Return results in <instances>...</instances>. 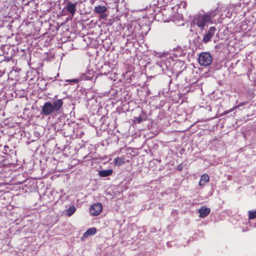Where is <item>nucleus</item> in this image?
Instances as JSON below:
<instances>
[{"label": "nucleus", "instance_id": "nucleus-21", "mask_svg": "<svg viewBox=\"0 0 256 256\" xmlns=\"http://www.w3.org/2000/svg\"><path fill=\"white\" fill-rule=\"evenodd\" d=\"M177 168L179 171H181L182 169V166L180 165H179L178 166Z\"/></svg>", "mask_w": 256, "mask_h": 256}, {"label": "nucleus", "instance_id": "nucleus-17", "mask_svg": "<svg viewBox=\"0 0 256 256\" xmlns=\"http://www.w3.org/2000/svg\"><path fill=\"white\" fill-rule=\"evenodd\" d=\"M248 218L250 220H253L256 218V210H250L248 212Z\"/></svg>", "mask_w": 256, "mask_h": 256}, {"label": "nucleus", "instance_id": "nucleus-3", "mask_svg": "<svg viewBox=\"0 0 256 256\" xmlns=\"http://www.w3.org/2000/svg\"><path fill=\"white\" fill-rule=\"evenodd\" d=\"M174 64V60L170 56H162L156 62V66L161 68L164 72L165 70H171Z\"/></svg>", "mask_w": 256, "mask_h": 256}, {"label": "nucleus", "instance_id": "nucleus-22", "mask_svg": "<svg viewBox=\"0 0 256 256\" xmlns=\"http://www.w3.org/2000/svg\"><path fill=\"white\" fill-rule=\"evenodd\" d=\"M71 80H78V78H75V79H72Z\"/></svg>", "mask_w": 256, "mask_h": 256}, {"label": "nucleus", "instance_id": "nucleus-14", "mask_svg": "<svg viewBox=\"0 0 256 256\" xmlns=\"http://www.w3.org/2000/svg\"><path fill=\"white\" fill-rule=\"evenodd\" d=\"M107 10V8L104 6H95L94 11V12L98 14H102L106 12Z\"/></svg>", "mask_w": 256, "mask_h": 256}, {"label": "nucleus", "instance_id": "nucleus-20", "mask_svg": "<svg viewBox=\"0 0 256 256\" xmlns=\"http://www.w3.org/2000/svg\"><path fill=\"white\" fill-rule=\"evenodd\" d=\"M100 18L102 19H104L107 17V15L104 13L100 14Z\"/></svg>", "mask_w": 256, "mask_h": 256}, {"label": "nucleus", "instance_id": "nucleus-5", "mask_svg": "<svg viewBox=\"0 0 256 256\" xmlns=\"http://www.w3.org/2000/svg\"><path fill=\"white\" fill-rule=\"evenodd\" d=\"M216 30L214 26H210L206 32V34L202 38V42L206 44L212 40V38L214 36Z\"/></svg>", "mask_w": 256, "mask_h": 256}, {"label": "nucleus", "instance_id": "nucleus-13", "mask_svg": "<svg viewBox=\"0 0 256 256\" xmlns=\"http://www.w3.org/2000/svg\"><path fill=\"white\" fill-rule=\"evenodd\" d=\"M125 163V158L124 157H119L114 159V164L116 166H122Z\"/></svg>", "mask_w": 256, "mask_h": 256}, {"label": "nucleus", "instance_id": "nucleus-8", "mask_svg": "<svg viewBox=\"0 0 256 256\" xmlns=\"http://www.w3.org/2000/svg\"><path fill=\"white\" fill-rule=\"evenodd\" d=\"M110 62H108L107 64L105 63L102 66V74H110L111 75V72L112 71V68L110 66Z\"/></svg>", "mask_w": 256, "mask_h": 256}, {"label": "nucleus", "instance_id": "nucleus-2", "mask_svg": "<svg viewBox=\"0 0 256 256\" xmlns=\"http://www.w3.org/2000/svg\"><path fill=\"white\" fill-rule=\"evenodd\" d=\"M64 102L62 99H58L54 102L53 104L46 102L42 107V112L44 116L51 114L54 112L58 111L62 107Z\"/></svg>", "mask_w": 256, "mask_h": 256}, {"label": "nucleus", "instance_id": "nucleus-10", "mask_svg": "<svg viewBox=\"0 0 256 256\" xmlns=\"http://www.w3.org/2000/svg\"><path fill=\"white\" fill-rule=\"evenodd\" d=\"M96 228H90L83 234L82 240L86 238L88 236H92L96 233Z\"/></svg>", "mask_w": 256, "mask_h": 256}, {"label": "nucleus", "instance_id": "nucleus-1", "mask_svg": "<svg viewBox=\"0 0 256 256\" xmlns=\"http://www.w3.org/2000/svg\"><path fill=\"white\" fill-rule=\"evenodd\" d=\"M217 14L218 11L216 10L208 12L199 13L194 16L192 24L202 31L208 28V24L214 23V18Z\"/></svg>", "mask_w": 256, "mask_h": 256}, {"label": "nucleus", "instance_id": "nucleus-16", "mask_svg": "<svg viewBox=\"0 0 256 256\" xmlns=\"http://www.w3.org/2000/svg\"><path fill=\"white\" fill-rule=\"evenodd\" d=\"M76 208L74 206H72L66 210V215L68 216H70L76 212Z\"/></svg>", "mask_w": 256, "mask_h": 256}, {"label": "nucleus", "instance_id": "nucleus-4", "mask_svg": "<svg viewBox=\"0 0 256 256\" xmlns=\"http://www.w3.org/2000/svg\"><path fill=\"white\" fill-rule=\"evenodd\" d=\"M198 60L201 66H207L212 63L213 58L210 52H202L199 54Z\"/></svg>", "mask_w": 256, "mask_h": 256}, {"label": "nucleus", "instance_id": "nucleus-15", "mask_svg": "<svg viewBox=\"0 0 256 256\" xmlns=\"http://www.w3.org/2000/svg\"><path fill=\"white\" fill-rule=\"evenodd\" d=\"M112 174V170H107L99 171V174L102 177H106Z\"/></svg>", "mask_w": 256, "mask_h": 256}, {"label": "nucleus", "instance_id": "nucleus-19", "mask_svg": "<svg viewBox=\"0 0 256 256\" xmlns=\"http://www.w3.org/2000/svg\"><path fill=\"white\" fill-rule=\"evenodd\" d=\"M247 104V102H241L240 103V104H238V105L234 106V108H231L230 110H228V112H225V114H228V112H231L232 111H233L234 110L237 108H238L242 106H244L245 104Z\"/></svg>", "mask_w": 256, "mask_h": 256}, {"label": "nucleus", "instance_id": "nucleus-12", "mask_svg": "<svg viewBox=\"0 0 256 256\" xmlns=\"http://www.w3.org/2000/svg\"><path fill=\"white\" fill-rule=\"evenodd\" d=\"M210 180V177L206 174H203L200 178L199 185L202 186L205 185Z\"/></svg>", "mask_w": 256, "mask_h": 256}, {"label": "nucleus", "instance_id": "nucleus-11", "mask_svg": "<svg viewBox=\"0 0 256 256\" xmlns=\"http://www.w3.org/2000/svg\"><path fill=\"white\" fill-rule=\"evenodd\" d=\"M94 78L93 72H91L82 74L80 77V80H92ZM96 78V76L94 78V79Z\"/></svg>", "mask_w": 256, "mask_h": 256}, {"label": "nucleus", "instance_id": "nucleus-24", "mask_svg": "<svg viewBox=\"0 0 256 256\" xmlns=\"http://www.w3.org/2000/svg\"><path fill=\"white\" fill-rule=\"evenodd\" d=\"M116 78H118V77H116ZM115 79L116 78H114V79H113V80H116Z\"/></svg>", "mask_w": 256, "mask_h": 256}, {"label": "nucleus", "instance_id": "nucleus-23", "mask_svg": "<svg viewBox=\"0 0 256 256\" xmlns=\"http://www.w3.org/2000/svg\"><path fill=\"white\" fill-rule=\"evenodd\" d=\"M72 82H78V81H75V80H74V81H71Z\"/></svg>", "mask_w": 256, "mask_h": 256}, {"label": "nucleus", "instance_id": "nucleus-18", "mask_svg": "<svg viewBox=\"0 0 256 256\" xmlns=\"http://www.w3.org/2000/svg\"><path fill=\"white\" fill-rule=\"evenodd\" d=\"M135 119L138 123H140L146 120L147 119V117L146 116L140 115L138 117L135 118Z\"/></svg>", "mask_w": 256, "mask_h": 256}, {"label": "nucleus", "instance_id": "nucleus-9", "mask_svg": "<svg viewBox=\"0 0 256 256\" xmlns=\"http://www.w3.org/2000/svg\"><path fill=\"white\" fill-rule=\"evenodd\" d=\"M210 212V209L206 207H202L198 210V212L200 214V217L202 218H204L208 216Z\"/></svg>", "mask_w": 256, "mask_h": 256}, {"label": "nucleus", "instance_id": "nucleus-7", "mask_svg": "<svg viewBox=\"0 0 256 256\" xmlns=\"http://www.w3.org/2000/svg\"><path fill=\"white\" fill-rule=\"evenodd\" d=\"M78 2H76L74 3H72L71 2H68L66 6V10H67L71 14L72 16L70 18V20H72L74 16L76 14V7L77 6Z\"/></svg>", "mask_w": 256, "mask_h": 256}, {"label": "nucleus", "instance_id": "nucleus-6", "mask_svg": "<svg viewBox=\"0 0 256 256\" xmlns=\"http://www.w3.org/2000/svg\"><path fill=\"white\" fill-rule=\"evenodd\" d=\"M102 209V206L101 204L98 202L94 204L90 209V213L92 216H98L101 212Z\"/></svg>", "mask_w": 256, "mask_h": 256}]
</instances>
